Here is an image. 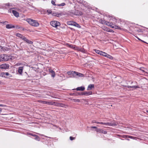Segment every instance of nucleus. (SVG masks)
<instances>
[{"label":"nucleus","instance_id":"1","mask_svg":"<svg viewBox=\"0 0 148 148\" xmlns=\"http://www.w3.org/2000/svg\"><path fill=\"white\" fill-rule=\"evenodd\" d=\"M108 18L110 20L109 23H110V25H109V26L112 28H114L116 29H121L119 27L115 25L117 23L116 19L114 17L111 16H109Z\"/></svg>","mask_w":148,"mask_h":148},{"label":"nucleus","instance_id":"2","mask_svg":"<svg viewBox=\"0 0 148 148\" xmlns=\"http://www.w3.org/2000/svg\"><path fill=\"white\" fill-rule=\"evenodd\" d=\"M27 21L30 25L32 26L38 27L39 25V23L37 21L32 19L28 18L27 19Z\"/></svg>","mask_w":148,"mask_h":148},{"label":"nucleus","instance_id":"3","mask_svg":"<svg viewBox=\"0 0 148 148\" xmlns=\"http://www.w3.org/2000/svg\"><path fill=\"white\" fill-rule=\"evenodd\" d=\"M50 23L52 26L56 28H57L58 26H59L60 25V22L55 21H51Z\"/></svg>","mask_w":148,"mask_h":148},{"label":"nucleus","instance_id":"4","mask_svg":"<svg viewBox=\"0 0 148 148\" xmlns=\"http://www.w3.org/2000/svg\"><path fill=\"white\" fill-rule=\"evenodd\" d=\"M4 61H8L10 59L12 60L13 58L12 56L5 54H3Z\"/></svg>","mask_w":148,"mask_h":148},{"label":"nucleus","instance_id":"5","mask_svg":"<svg viewBox=\"0 0 148 148\" xmlns=\"http://www.w3.org/2000/svg\"><path fill=\"white\" fill-rule=\"evenodd\" d=\"M73 73L74 77H83L84 76V75L82 74L77 72H74Z\"/></svg>","mask_w":148,"mask_h":148},{"label":"nucleus","instance_id":"6","mask_svg":"<svg viewBox=\"0 0 148 148\" xmlns=\"http://www.w3.org/2000/svg\"><path fill=\"white\" fill-rule=\"evenodd\" d=\"M9 67V66L6 64H3L0 65V68L1 69H6Z\"/></svg>","mask_w":148,"mask_h":148},{"label":"nucleus","instance_id":"7","mask_svg":"<svg viewBox=\"0 0 148 148\" xmlns=\"http://www.w3.org/2000/svg\"><path fill=\"white\" fill-rule=\"evenodd\" d=\"M100 21L102 24L106 25L108 26H109V25H110V23H109V22L106 21L104 20L101 19L100 20Z\"/></svg>","mask_w":148,"mask_h":148},{"label":"nucleus","instance_id":"8","mask_svg":"<svg viewBox=\"0 0 148 148\" xmlns=\"http://www.w3.org/2000/svg\"><path fill=\"white\" fill-rule=\"evenodd\" d=\"M117 124L116 123H113V122H108V123H105V125H108V126H114L117 125Z\"/></svg>","mask_w":148,"mask_h":148},{"label":"nucleus","instance_id":"9","mask_svg":"<svg viewBox=\"0 0 148 148\" xmlns=\"http://www.w3.org/2000/svg\"><path fill=\"white\" fill-rule=\"evenodd\" d=\"M69 24L70 25H73V26H75L76 27H79V28L81 27L78 24L76 23H75V22H71V23H70Z\"/></svg>","mask_w":148,"mask_h":148},{"label":"nucleus","instance_id":"10","mask_svg":"<svg viewBox=\"0 0 148 148\" xmlns=\"http://www.w3.org/2000/svg\"><path fill=\"white\" fill-rule=\"evenodd\" d=\"M12 12L13 14L16 17H18L19 16V14L16 11L14 10H12Z\"/></svg>","mask_w":148,"mask_h":148},{"label":"nucleus","instance_id":"11","mask_svg":"<svg viewBox=\"0 0 148 148\" xmlns=\"http://www.w3.org/2000/svg\"><path fill=\"white\" fill-rule=\"evenodd\" d=\"M23 66H20L18 68V72L20 75H22V72L23 69Z\"/></svg>","mask_w":148,"mask_h":148},{"label":"nucleus","instance_id":"12","mask_svg":"<svg viewBox=\"0 0 148 148\" xmlns=\"http://www.w3.org/2000/svg\"><path fill=\"white\" fill-rule=\"evenodd\" d=\"M94 87V85L93 84H90L89 85L88 87L87 90H90L93 88Z\"/></svg>","mask_w":148,"mask_h":148},{"label":"nucleus","instance_id":"13","mask_svg":"<svg viewBox=\"0 0 148 148\" xmlns=\"http://www.w3.org/2000/svg\"><path fill=\"white\" fill-rule=\"evenodd\" d=\"M91 94H92V92L91 91L85 92L83 93V95L86 96L89 95Z\"/></svg>","mask_w":148,"mask_h":148},{"label":"nucleus","instance_id":"14","mask_svg":"<svg viewBox=\"0 0 148 148\" xmlns=\"http://www.w3.org/2000/svg\"><path fill=\"white\" fill-rule=\"evenodd\" d=\"M140 70L143 73H147V72L148 71L147 69H146L143 67L141 68L140 69Z\"/></svg>","mask_w":148,"mask_h":148},{"label":"nucleus","instance_id":"15","mask_svg":"<svg viewBox=\"0 0 148 148\" xmlns=\"http://www.w3.org/2000/svg\"><path fill=\"white\" fill-rule=\"evenodd\" d=\"M49 72L51 73V76L53 77H55V74L54 71H53L52 70L50 69L49 71Z\"/></svg>","mask_w":148,"mask_h":148},{"label":"nucleus","instance_id":"16","mask_svg":"<svg viewBox=\"0 0 148 148\" xmlns=\"http://www.w3.org/2000/svg\"><path fill=\"white\" fill-rule=\"evenodd\" d=\"M85 89V88L83 86H81L80 87H79L77 88H76V90H80V91H83Z\"/></svg>","mask_w":148,"mask_h":148},{"label":"nucleus","instance_id":"17","mask_svg":"<svg viewBox=\"0 0 148 148\" xmlns=\"http://www.w3.org/2000/svg\"><path fill=\"white\" fill-rule=\"evenodd\" d=\"M14 27V26L12 25L7 24L6 25V28H7L10 29Z\"/></svg>","mask_w":148,"mask_h":148},{"label":"nucleus","instance_id":"18","mask_svg":"<svg viewBox=\"0 0 148 148\" xmlns=\"http://www.w3.org/2000/svg\"><path fill=\"white\" fill-rule=\"evenodd\" d=\"M75 72V71H69L67 73L69 75H72L73 77H74V73Z\"/></svg>","mask_w":148,"mask_h":148},{"label":"nucleus","instance_id":"19","mask_svg":"<svg viewBox=\"0 0 148 148\" xmlns=\"http://www.w3.org/2000/svg\"><path fill=\"white\" fill-rule=\"evenodd\" d=\"M96 131L99 133H101L103 132V131L100 129H96Z\"/></svg>","mask_w":148,"mask_h":148},{"label":"nucleus","instance_id":"20","mask_svg":"<svg viewBox=\"0 0 148 148\" xmlns=\"http://www.w3.org/2000/svg\"><path fill=\"white\" fill-rule=\"evenodd\" d=\"M8 22L6 21H0V24H1L2 25H4L6 24V23H8Z\"/></svg>","mask_w":148,"mask_h":148},{"label":"nucleus","instance_id":"21","mask_svg":"<svg viewBox=\"0 0 148 148\" xmlns=\"http://www.w3.org/2000/svg\"><path fill=\"white\" fill-rule=\"evenodd\" d=\"M106 57L111 60H112L113 59V57L112 56L108 54H107V55L106 56Z\"/></svg>","mask_w":148,"mask_h":148},{"label":"nucleus","instance_id":"22","mask_svg":"<svg viewBox=\"0 0 148 148\" xmlns=\"http://www.w3.org/2000/svg\"><path fill=\"white\" fill-rule=\"evenodd\" d=\"M140 87L137 86H132L131 88H134L132 90H134V89H136L137 88H139Z\"/></svg>","mask_w":148,"mask_h":148},{"label":"nucleus","instance_id":"23","mask_svg":"<svg viewBox=\"0 0 148 148\" xmlns=\"http://www.w3.org/2000/svg\"><path fill=\"white\" fill-rule=\"evenodd\" d=\"M25 41L29 44H32L33 43V42L32 41L27 39V38H26Z\"/></svg>","mask_w":148,"mask_h":148},{"label":"nucleus","instance_id":"24","mask_svg":"<svg viewBox=\"0 0 148 148\" xmlns=\"http://www.w3.org/2000/svg\"><path fill=\"white\" fill-rule=\"evenodd\" d=\"M95 51L96 53L98 54H99L100 55L101 54V53L102 52V51H100L98 50H95Z\"/></svg>","mask_w":148,"mask_h":148},{"label":"nucleus","instance_id":"25","mask_svg":"<svg viewBox=\"0 0 148 148\" xmlns=\"http://www.w3.org/2000/svg\"><path fill=\"white\" fill-rule=\"evenodd\" d=\"M55 103V102H53L52 101H47V104L49 105H53Z\"/></svg>","mask_w":148,"mask_h":148},{"label":"nucleus","instance_id":"26","mask_svg":"<svg viewBox=\"0 0 148 148\" xmlns=\"http://www.w3.org/2000/svg\"><path fill=\"white\" fill-rule=\"evenodd\" d=\"M127 137L128 138H130L132 139H136H136L137 138H136L135 137H134L131 136H127Z\"/></svg>","mask_w":148,"mask_h":148},{"label":"nucleus","instance_id":"27","mask_svg":"<svg viewBox=\"0 0 148 148\" xmlns=\"http://www.w3.org/2000/svg\"><path fill=\"white\" fill-rule=\"evenodd\" d=\"M107 53L105 52L102 51L101 53V54L100 55H102L104 57H106V55H107Z\"/></svg>","mask_w":148,"mask_h":148},{"label":"nucleus","instance_id":"28","mask_svg":"<svg viewBox=\"0 0 148 148\" xmlns=\"http://www.w3.org/2000/svg\"><path fill=\"white\" fill-rule=\"evenodd\" d=\"M65 4H65V3H63L61 4H57V5L59 6H64L65 5Z\"/></svg>","mask_w":148,"mask_h":148},{"label":"nucleus","instance_id":"29","mask_svg":"<svg viewBox=\"0 0 148 148\" xmlns=\"http://www.w3.org/2000/svg\"><path fill=\"white\" fill-rule=\"evenodd\" d=\"M39 102L43 104H47V101H39Z\"/></svg>","mask_w":148,"mask_h":148},{"label":"nucleus","instance_id":"30","mask_svg":"<svg viewBox=\"0 0 148 148\" xmlns=\"http://www.w3.org/2000/svg\"><path fill=\"white\" fill-rule=\"evenodd\" d=\"M4 61L3 54L0 55V62Z\"/></svg>","mask_w":148,"mask_h":148},{"label":"nucleus","instance_id":"31","mask_svg":"<svg viewBox=\"0 0 148 148\" xmlns=\"http://www.w3.org/2000/svg\"><path fill=\"white\" fill-rule=\"evenodd\" d=\"M0 77H5V76H4V72H2L1 73H0Z\"/></svg>","mask_w":148,"mask_h":148},{"label":"nucleus","instance_id":"32","mask_svg":"<svg viewBox=\"0 0 148 148\" xmlns=\"http://www.w3.org/2000/svg\"><path fill=\"white\" fill-rule=\"evenodd\" d=\"M16 36L18 37H19L21 38L23 35L19 33H17L16 34Z\"/></svg>","mask_w":148,"mask_h":148},{"label":"nucleus","instance_id":"33","mask_svg":"<svg viewBox=\"0 0 148 148\" xmlns=\"http://www.w3.org/2000/svg\"><path fill=\"white\" fill-rule=\"evenodd\" d=\"M55 0H52L51 1V3L54 5H56L55 4Z\"/></svg>","mask_w":148,"mask_h":148},{"label":"nucleus","instance_id":"34","mask_svg":"<svg viewBox=\"0 0 148 148\" xmlns=\"http://www.w3.org/2000/svg\"><path fill=\"white\" fill-rule=\"evenodd\" d=\"M68 45L69 47L71 48H73L74 49L75 48V47L74 46H73V45H72L68 44Z\"/></svg>","mask_w":148,"mask_h":148},{"label":"nucleus","instance_id":"35","mask_svg":"<svg viewBox=\"0 0 148 148\" xmlns=\"http://www.w3.org/2000/svg\"><path fill=\"white\" fill-rule=\"evenodd\" d=\"M36 138H35V139L38 140H39L40 138L37 135H36V136H35Z\"/></svg>","mask_w":148,"mask_h":148},{"label":"nucleus","instance_id":"36","mask_svg":"<svg viewBox=\"0 0 148 148\" xmlns=\"http://www.w3.org/2000/svg\"><path fill=\"white\" fill-rule=\"evenodd\" d=\"M21 38L23 40L25 41L26 38L24 36H22L21 37Z\"/></svg>","mask_w":148,"mask_h":148},{"label":"nucleus","instance_id":"37","mask_svg":"<svg viewBox=\"0 0 148 148\" xmlns=\"http://www.w3.org/2000/svg\"><path fill=\"white\" fill-rule=\"evenodd\" d=\"M103 29L107 32H109V29L107 27Z\"/></svg>","mask_w":148,"mask_h":148},{"label":"nucleus","instance_id":"38","mask_svg":"<svg viewBox=\"0 0 148 148\" xmlns=\"http://www.w3.org/2000/svg\"><path fill=\"white\" fill-rule=\"evenodd\" d=\"M75 137H73L72 136H70V139L71 140H74L75 139Z\"/></svg>","mask_w":148,"mask_h":148},{"label":"nucleus","instance_id":"39","mask_svg":"<svg viewBox=\"0 0 148 148\" xmlns=\"http://www.w3.org/2000/svg\"><path fill=\"white\" fill-rule=\"evenodd\" d=\"M47 12L49 14H50L51 13L52 11L51 10H47Z\"/></svg>","mask_w":148,"mask_h":148},{"label":"nucleus","instance_id":"40","mask_svg":"<svg viewBox=\"0 0 148 148\" xmlns=\"http://www.w3.org/2000/svg\"><path fill=\"white\" fill-rule=\"evenodd\" d=\"M9 75V73H8V72L4 73V76H5V75H6V76H8V75Z\"/></svg>","mask_w":148,"mask_h":148},{"label":"nucleus","instance_id":"41","mask_svg":"<svg viewBox=\"0 0 148 148\" xmlns=\"http://www.w3.org/2000/svg\"><path fill=\"white\" fill-rule=\"evenodd\" d=\"M74 100L75 102H79V100L78 99H74Z\"/></svg>","mask_w":148,"mask_h":148},{"label":"nucleus","instance_id":"42","mask_svg":"<svg viewBox=\"0 0 148 148\" xmlns=\"http://www.w3.org/2000/svg\"><path fill=\"white\" fill-rule=\"evenodd\" d=\"M6 5L8 6H12L9 3H7Z\"/></svg>","mask_w":148,"mask_h":148},{"label":"nucleus","instance_id":"43","mask_svg":"<svg viewBox=\"0 0 148 148\" xmlns=\"http://www.w3.org/2000/svg\"><path fill=\"white\" fill-rule=\"evenodd\" d=\"M29 134L32 136H36V135H35V134Z\"/></svg>","mask_w":148,"mask_h":148},{"label":"nucleus","instance_id":"44","mask_svg":"<svg viewBox=\"0 0 148 148\" xmlns=\"http://www.w3.org/2000/svg\"><path fill=\"white\" fill-rule=\"evenodd\" d=\"M132 86H126V87L128 88H131Z\"/></svg>","mask_w":148,"mask_h":148},{"label":"nucleus","instance_id":"45","mask_svg":"<svg viewBox=\"0 0 148 148\" xmlns=\"http://www.w3.org/2000/svg\"><path fill=\"white\" fill-rule=\"evenodd\" d=\"M105 123H103V122H100V124H103L104 125H105Z\"/></svg>","mask_w":148,"mask_h":148},{"label":"nucleus","instance_id":"46","mask_svg":"<svg viewBox=\"0 0 148 148\" xmlns=\"http://www.w3.org/2000/svg\"><path fill=\"white\" fill-rule=\"evenodd\" d=\"M113 32V30L111 29H109V32Z\"/></svg>","mask_w":148,"mask_h":148},{"label":"nucleus","instance_id":"47","mask_svg":"<svg viewBox=\"0 0 148 148\" xmlns=\"http://www.w3.org/2000/svg\"><path fill=\"white\" fill-rule=\"evenodd\" d=\"M91 128H95V129H97V127H95V126H92V127H91Z\"/></svg>","mask_w":148,"mask_h":148},{"label":"nucleus","instance_id":"48","mask_svg":"<svg viewBox=\"0 0 148 148\" xmlns=\"http://www.w3.org/2000/svg\"><path fill=\"white\" fill-rule=\"evenodd\" d=\"M137 38L139 40H141V41L143 42H145L141 40V39H140V38H138V37H137Z\"/></svg>","mask_w":148,"mask_h":148},{"label":"nucleus","instance_id":"49","mask_svg":"<svg viewBox=\"0 0 148 148\" xmlns=\"http://www.w3.org/2000/svg\"><path fill=\"white\" fill-rule=\"evenodd\" d=\"M94 123H97V124H100V122H94Z\"/></svg>","mask_w":148,"mask_h":148},{"label":"nucleus","instance_id":"50","mask_svg":"<svg viewBox=\"0 0 148 148\" xmlns=\"http://www.w3.org/2000/svg\"><path fill=\"white\" fill-rule=\"evenodd\" d=\"M94 122H96V121L95 120H93L92 121V122L94 123Z\"/></svg>","mask_w":148,"mask_h":148},{"label":"nucleus","instance_id":"51","mask_svg":"<svg viewBox=\"0 0 148 148\" xmlns=\"http://www.w3.org/2000/svg\"><path fill=\"white\" fill-rule=\"evenodd\" d=\"M63 76L64 77V79H63V80H65V76L64 75H63Z\"/></svg>","mask_w":148,"mask_h":148},{"label":"nucleus","instance_id":"52","mask_svg":"<svg viewBox=\"0 0 148 148\" xmlns=\"http://www.w3.org/2000/svg\"><path fill=\"white\" fill-rule=\"evenodd\" d=\"M106 133H107V132H104V133L105 134H106Z\"/></svg>","mask_w":148,"mask_h":148},{"label":"nucleus","instance_id":"53","mask_svg":"<svg viewBox=\"0 0 148 148\" xmlns=\"http://www.w3.org/2000/svg\"><path fill=\"white\" fill-rule=\"evenodd\" d=\"M3 106V105H0V106Z\"/></svg>","mask_w":148,"mask_h":148},{"label":"nucleus","instance_id":"54","mask_svg":"<svg viewBox=\"0 0 148 148\" xmlns=\"http://www.w3.org/2000/svg\"><path fill=\"white\" fill-rule=\"evenodd\" d=\"M0 111H1V109L0 108Z\"/></svg>","mask_w":148,"mask_h":148},{"label":"nucleus","instance_id":"55","mask_svg":"<svg viewBox=\"0 0 148 148\" xmlns=\"http://www.w3.org/2000/svg\"><path fill=\"white\" fill-rule=\"evenodd\" d=\"M17 10H19V9H17Z\"/></svg>","mask_w":148,"mask_h":148},{"label":"nucleus","instance_id":"56","mask_svg":"<svg viewBox=\"0 0 148 148\" xmlns=\"http://www.w3.org/2000/svg\"><path fill=\"white\" fill-rule=\"evenodd\" d=\"M146 112H147L148 113V110H147L146 111Z\"/></svg>","mask_w":148,"mask_h":148},{"label":"nucleus","instance_id":"57","mask_svg":"<svg viewBox=\"0 0 148 148\" xmlns=\"http://www.w3.org/2000/svg\"><path fill=\"white\" fill-rule=\"evenodd\" d=\"M60 77H62V76H60Z\"/></svg>","mask_w":148,"mask_h":148}]
</instances>
